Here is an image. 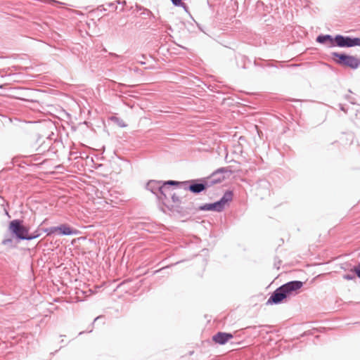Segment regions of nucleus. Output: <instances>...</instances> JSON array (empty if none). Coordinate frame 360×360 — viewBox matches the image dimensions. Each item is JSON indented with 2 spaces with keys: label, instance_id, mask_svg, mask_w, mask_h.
Returning a JSON list of instances; mask_svg holds the SVG:
<instances>
[{
  "label": "nucleus",
  "instance_id": "20",
  "mask_svg": "<svg viewBox=\"0 0 360 360\" xmlns=\"http://www.w3.org/2000/svg\"><path fill=\"white\" fill-rule=\"evenodd\" d=\"M356 274L354 272H352L351 274H345L343 275V278L345 279V280H348V281H351V280H354L356 279Z\"/></svg>",
  "mask_w": 360,
  "mask_h": 360
},
{
  "label": "nucleus",
  "instance_id": "23",
  "mask_svg": "<svg viewBox=\"0 0 360 360\" xmlns=\"http://www.w3.org/2000/svg\"><path fill=\"white\" fill-rule=\"evenodd\" d=\"M117 4H122V7L120 9V12H123L124 11V6L126 4V1L123 0V1H120V0H117L115 1Z\"/></svg>",
  "mask_w": 360,
  "mask_h": 360
},
{
  "label": "nucleus",
  "instance_id": "17",
  "mask_svg": "<svg viewBox=\"0 0 360 360\" xmlns=\"http://www.w3.org/2000/svg\"><path fill=\"white\" fill-rule=\"evenodd\" d=\"M111 120L120 127H125L127 126L123 120L117 117H112Z\"/></svg>",
  "mask_w": 360,
  "mask_h": 360
},
{
  "label": "nucleus",
  "instance_id": "24",
  "mask_svg": "<svg viewBox=\"0 0 360 360\" xmlns=\"http://www.w3.org/2000/svg\"><path fill=\"white\" fill-rule=\"evenodd\" d=\"M339 107H340V109L342 111L346 112V110H345V108H344V106H343V105H342V104H339Z\"/></svg>",
  "mask_w": 360,
  "mask_h": 360
},
{
  "label": "nucleus",
  "instance_id": "26",
  "mask_svg": "<svg viewBox=\"0 0 360 360\" xmlns=\"http://www.w3.org/2000/svg\"><path fill=\"white\" fill-rule=\"evenodd\" d=\"M4 211H5V214L10 217V215H9L8 212L6 210V208H4Z\"/></svg>",
  "mask_w": 360,
  "mask_h": 360
},
{
  "label": "nucleus",
  "instance_id": "10",
  "mask_svg": "<svg viewBox=\"0 0 360 360\" xmlns=\"http://www.w3.org/2000/svg\"><path fill=\"white\" fill-rule=\"evenodd\" d=\"M233 338V335L228 333L218 332L212 338L213 341L219 345H224L230 339Z\"/></svg>",
  "mask_w": 360,
  "mask_h": 360
},
{
  "label": "nucleus",
  "instance_id": "16",
  "mask_svg": "<svg viewBox=\"0 0 360 360\" xmlns=\"http://www.w3.org/2000/svg\"><path fill=\"white\" fill-rule=\"evenodd\" d=\"M40 236H41V233L39 232V230H36L35 231H34L32 233H30L28 232L27 240H33L34 238L39 237Z\"/></svg>",
  "mask_w": 360,
  "mask_h": 360
},
{
  "label": "nucleus",
  "instance_id": "30",
  "mask_svg": "<svg viewBox=\"0 0 360 360\" xmlns=\"http://www.w3.org/2000/svg\"><path fill=\"white\" fill-rule=\"evenodd\" d=\"M99 318H100V316H98V317L95 318V319H94V322H95L96 320H98Z\"/></svg>",
  "mask_w": 360,
  "mask_h": 360
},
{
  "label": "nucleus",
  "instance_id": "6",
  "mask_svg": "<svg viewBox=\"0 0 360 360\" xmlns=\"http://www.w3.org/2000/svg\"><path fill=\"white\" fill-rule=\"evenodd\" d=\"M337 46L340 48H350L360 46V38L344 36L342 34L335 35Z\"/></svg>",
  "mask_w": 360,
  "mask_h": 360
},
{
  "label": "nucleus",
  "instance_id": "22",
  "mask_svg": "<svg viewBox=\"0 0 360 360\" xmlns=\"http://www.w3.org/2000/svg\"><path fill=\"white\" fill-rule=\"evenodd\" d=\"M106 6L115 11L118 9V7H117V6H116L115 2L108 3V4H106Z\"/></svg>",
  "mask_w": 360,
  "mask_h": 360
},
{
  "label": "nucleus",
  "instance_id": "9",
  "mask_svg": "<svg viewBox=\"0 0 360 360\" xmlns=\"http://www.w3.org/2000/svg\"><path fill=\"white\" fill-rule=\"evenodd\" d=\"M316 41L329 49L337 46L335 36L333 37L330 34H320L316 37Z\"/></svg>",
  "mask_w": 360,
  "mask_h": 360
},
{
  "label": "nucleus",
  "instance_id": "18",
  "mask_svg": "<svg viewBox=\"0 0 360 360\" xmlns=\"http://www.w3.org/2000/svg\"><path fill=\"white\" fill-rule=\"evenodd\" d=\"M182 182H179V181H173V180H169V181H165L164 183H162V185L167 186V187H169L168 186H181L182 187Z\"/></svg>",
  "mask_w": 360,
  "mask_h": 360
},
{
  "label": "nucleus",
  "instance_id": "29",
  "mask_svg": "<svg viewBox=\"0 0 360 360\" xmlns=\"http://www.w3.org/2000/svg\"><path fill=\"white\" fill-rule=\"evenodd\" d=\"M113 56H114L115 57H116V58H118V57H119V56H118L117 54H116V53H114V54H113Z\"/></svg>",
  "mask_w": 360,
  "mask_h": 360
},
{
  "label": "nucleus",
  "instance_id": "2",
  "mask_svg": "<svg viewBox=\"0 0 360 360\" xmlns=\"http://www.w3.org/2000/svg\"><path fill=\"white\" fill-rule=\"evenodd\" d=\"M333 60L338 65L356 70L360 66V58L343 53L333 52Z\"/></svg>",
  "mask_w": 360,
  "mask_h": 360
},
{
  "label": "nucleus",
  "instance_id": "21",
  "mask_svg": "<svg viewBox=\"0 0 360 360\" xmlns=\"http://www.w3.org/2000/svg\"><path fill=\"white\" fill-rule=\"evenodd\" d=\"M231 174V173H229V172H219L215 176H214V179H221V182L222 181H224L225 179V176L224 174Z\"/></svg>",
  "mask_w": 360,
  "mask_h": 360
},
{
  "label": "nucleus",
  "instance_id": "5",
  "mask_svg": "<svg viewBox=\"0 0 360 360\" xmlns=\"http://www.w3.org/2000/svg\"><path fill=\"white\" fill-rule=\"evenodd\" d=\"M146 188L155 194L159 200L162 201L167 199L168 194H171L169 187L162 185V183L159 181H149L146 184Z\"/></svg>",
  "mask_w": 360,
  "mask_h": 360
},
{
  "label": "nucleus",
  "instance_id": "4",
  "mask_svg": "<svg viewBox=\"0 0 360 360\" xmlns=\"http://www.w3.org/2000/svg\"><path fill=\"white\" fill-rule=\"evenodd\" d=\"M8 231L18 240H27L29 228L23 224L20 219H13L10 221Z\"/></svg>",
  "mask_w": 360,
  "mask_h": 360
},
{
  "label": "nucleus",
  "instance_id": "27",
  "mask_svg": "<svg viewBox=\"0 0 360 360\" xmlns=\"http://www.w3.org/2000/svg\"><path fill=\"white\" fill-rule=\"evenodd\" d=\"M262 184L264 185H266V184H268V182L265 181H260Z\"/></svg>",
  "mask_w": 360,
  "mask_h": 360
},
{
  "label": "nucleus",
  "instance_id": "11",
  "mask_svg": "<svg viewBox=\"0 0 360 360\" xmlns=\"http://www.w3.org/2000/svg\"><path fill=\"white\" fill-rule=\"evenodd\" d=\"M53 141L52 139L47 137L46 140L44 141L37 148L39 154L44 153L46 151L52 150Z\"/></svg>",
  "mask_w": 360,
  "mask_h": 360
},
{
  "label": "nucleus",
  "instance_id": "14",
  "mask_svg": "<svg viewBox=\"0 0 360 360\" xmlns=\"http://www.w3.org/2000/svg\"><path fill=\"white\" fill-rule=\"evenodd\" d=\"M182 1L183 0H171L175 6L182 7L186 12H188V6L186 4L183 3Z\"/></svg>",
  "mask_w": 360,
  "mask_h": 360
},
{
  "label": "nucleus",
  "instance_id": "3",
  "mask_svg": "<svg viewBox=\"0 0 360 360\" xmlns=\"http://www.w3.org/2000/svg\"><path fill=\"white\" fill-rule=\"evenodd\" d=\"M233 195L231 191H226L219 200L213 203L204 204L200 206L199 210L201 211L221 212L225 208V205L232 200Z\"/></svg>",
  "mask_w": 360,
  "mask_h": 360
},
{
  "label": "nucleus",
  "instance_id": "12",
  "mask_svg": "<svg viewBox=\"0 0 360 360\" xmlns=\"http://www.w3.org/2000/svg\"><path fill=\"white\" fill-rule=\"evenodd\" d=\"M58 233L63 236H70L76 233V231L73 230L71 227L65 224L58 226Z\"/></svg>",
  "mask_w": 360,
  "mask_h": 360
},
{
  "label": "nucleus",
  "instance_id": "28",
  "mask_svg": "<svg viewBox=\"0 0 360 360\" xmlns=\"http://www.w3.org/2000/svg\"><path fill=\"white\" fill-rule=\"evenodd\" d=\"M168 266H166V268H167ZM165 269V267H163L162 269H160L159 270L156 271V272H159L160 271H162V269Z\"/></svg>",
  "mask_w": 360,
  "mask_h": 360
},
{
  "label": "nucleus",
  "instance_id": "13",
  "mask_svg": "<svg viewBox=\"0 0 360 360\" xmlns=\"http://www.w3.org/2000/svg\"><path fill=\"white\" fill-rule=\"evenodd\" d=\"M182 191L185 192L184 191H181V190L178 191L176 193L171 192V194L167 195V199L169 197H171L172 202H179V203L185 202V200L184 199L186 197V195L184 197H183L181 195Z\"/></svg>",
  "mask_w": 360,
  "mask_h": 360
},
{
  "label": "nucleus",
  "instance_id": "1",
  "mask_svg": "<svg viewBox=\"0 0 360 360\" xmlns=\"http://www.w3.org/2000/svg\"><path fill=\"white\" fill-rule=\"evenodd\" d=\"M303 285L300 281H289L276 288L269 297L266 304H278L285 299L297 293Z\"/></svg>",
  "mask_w": 360,
  "mask_h": 360
},
{
  "label": "nucleus",
  "instance_id": "25",
  "mask_svg": "<svg viewBox=\"0 0 360 360\" xmlns=\"http://www.w3.org/2000/svg\"><path fill=\"white\" fill-rule=\"evenodd\" d=\"M349 266V264H343V265L341 266V268H342V269H345V270H347V267H348Z\"/></svg>",
  "mask_w": 360,
  "mask_h": 360
},
{
  "label": "nucleus",
  "instance_id": "15",
  "mask_svg": "<svg viewBox=\"0 0 360 360\" xmlns=\"http://www.w3.org/2000/svg\"><path fill=\"white\" fill-rule=\"evenodd\" d=\"M44 231L46 233L47 236H51L56 233V232H58V226H51L46 228L44 229Z\"/></svg>",
  "mask_w": 360,
  "mask_h": 360
},
{
  "label": "nucleus",
  "instance_id": "19",
  "mask_svg": "<svg viewBox=\"0 0 360 360\" xmlns=\"http://www.w3.org/2000/svg\"><path fill=\"white\" fill-rule=\"evenodd\" d=\"M2 244L4 245L8 246L10 248H15V245H13V240L12 238H6L2 240Z\"/></svg>",
  "mask_w": 360,
  "mask_h": 360
},
{
  "label": "nucleus",
  "instance_id": "7",
  "mask_svg": "<svg viewBox=\"0 0 360 360\" xmlns=\"http://www.w3.org/2000/svg\"><path fill=\"white\" fill-rule=\"evenodd\" d=\"M219 172H229L232 173V171L230 169L229 167H220L215 171H214L209 176L205 178H201L199 179L200 181H202L203 184L205 185V189L206 190L207 188H210L214 184L221 183L220 179H214V176L219 173Z\"/></svg>",
  "mask_w": 360,
  "mask_h": 360
},
{
  "label": "nucleus",
  "instance_id": "8",
  "mask_svg": "<svg viewBox=\"0 0 360 360\" xmlns=\"http://www.w3.org/2000/svg\"><path fill=\"white\" fill-rule=\"evenodd\" d=\"M182 188L185 192L190 191L195 194H199L205 191V185L199 179L182 181Z\"/></svg>",
  "mask_w": 360,
  "mask_h": 360
}]
</instances>
